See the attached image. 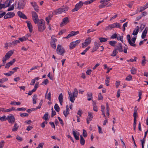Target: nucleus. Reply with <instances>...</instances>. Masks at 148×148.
<instances>
[{"mask_svg":"<svg viewBox=\"0 0 148 148\" xmlns=\"http://www.w3.org/2000/svg\"><path fill=\"white\" fill-rule=\"evenodd\" d=\"M127 39L128 41V42L130 45L132 46L135 47L136 46V45L135 44L136 39V37H134L132 38L131 40V37L129 34H128L127 36Z\"/></svg>","mask_w":148,"mask_h":148,"instance_id":"obj_1","label":"nucleus"},{"mask_svg":"<svg viewBox=\"0 0 148 148\" xmlns=\"http://www.w3.org/2000/svg\"><path fill=\"white\" fill-rule=\"evenodd\" d=\"M69 7L67 6H63L61 8L58 9L54 12L56 14H60L62 12H65L68 10Z\"/></svg>","mask_w":148,"mask_h":148,"instance_id":"obj_2","label":"nucleus"},{"mask_svg":"<svg viewBox=\"0 0 148 148\" xmlns=\"http://www.w3.org/2000/svg\"><path fill=\"white\" fill-rule=\"evenodd\" d=\"M38 26V31L43 32L45 28V24L44 21L42 19L40 20Z\"/></svg>","mask_w":148,"mask_h":148,"instance_id":"obj_3","label":"nucleus"},{"mask_svg":"<svg viewBox=\"0 0 148 148\" xmlns=\"http://www.w3.org/2000/svg\"><path fill=\"white\" fill-rule=\"evenodd\" d=\"M13 52L12 51L10 50L6 53L5 57L3 58L2 61L4 64L6 63V61L8 59L10 56L13 54Z\"/></svg>","mask_w":148,"mask_h":148,"instance_id":"obj_4","label":"nucleus"},{"mask_svg":"<svg viewBox=\"0 0 148 148\" xmlns=\"http://www.w3.org/2000/svg\"><path fill=\"white\" fill-rule=\"evenodd\" d=\"M27 0H19L17 8L19 10L23 9L25 6Z\"/></svg>","mask_w":148,"mask_h":148,"instance_id":"obj_5","label":"nucleus"},{"mask_svg":"<svg viewBox=\"0 0 148 148\" xmlns=\"http://www.w3.org/2000/svg\"><path fill=\"white\" fill-rule=\"evenodd\" d=\"M80 40H77L75 41H73L69 45V49H72L75 48L80 42Z\"/></svg>","mask_w":148,"mask_h":148,"instance_id":"obj_6","label":"nucleus"},{"mask_svg":"<svg viewBox=\"0 0 148 148\" xmlns=\"http://www.w3.org/2000/svg\"><path fill=\"white\" fill-rule=\"evenodd\" d=\"M56 51L57 53L60 55H63L65 53L64 48L62 47L61 45H58Z\"/></svg>","mask_w":148,"mask_h":148,"instance_id":"obj_7","label":"nucleus"},{"mask_svg":"<svg viewBox=\"0 0 148 148\" xmlns=\"http://www.w3.org/2000/svg\"><path fill=\"white\" fill-rule=\"evenodd\" d=\"M83 5V3L82 1H80L75 6V8L72 10V12H75L78 10Z\"/></svg>","mask_w":148,"mask_h":148,"instance_id":"obj_8","label":"nucleus"},{"mask_svg":"<svg viewBox=\"0 0 148 148\" xmlns=\"http://www.w3.org/2000/svg\"><path fill=\"white\" fill-rule=\"evenodd\" d=\"M91 39L90 37L87 38L85 40V42L82 43V47L85 48L86 46L89 45L91 42Z\"/></svg>","mask_w":148,"mask_h":148,"instance_id":"obj_9","label":"nucleus"},{"mask_svg":"<svg viewBox=\"0 0 148 148\" xmlns=\"http://www.w3.org/2000/svg\"><path fill=\"white\" fill-rule=\"evenodd\" d=\"M7 120L9 123L12 124L15 121V119L14 116L12 114H10L7 116Z\"/></svg>","mask_w":148,"mask_h":148,"instance_id":"obj_10","label":"nucleus"},{"mask_svg":"<svg viewBox=\"0 0 148 148\" xmlns=\"http://www.w3.org/2000/svg\"><path fill=\"white\" fill-rule=\"evenodd\" d=\"M116 51H118L119 52H122L123 51V47L121 44L120 43H119L116 46V47L114 48Z\"/></svg>","mask_w":148,"mask_h":148,"instance_id":"obj_11","label":"nucleus"},{"mask_svg":"<svg viewBox=\"0 0 148 148\" xmlns=\"http://www.w3.org/2000/svg\"><path fill=\"white\" fill-rule=\"evenodd\" d=\"M69 21V18L67 17H66L63 18L62 19V21L61 23L60 26L61 27H62L64 25H66L68 23Z\"/></svg>","mask_w":148,"mask_h":148,"instance_id":"obj_12","label":"nucleus"},{"mask_svg":"<svg viewBox=\"0 0 148 148\" xmlns=\"http://www.w3.org/2000/svg\"><path fill=\"white\" fill-rule=\"evenodd\" d=\"M79 33V32L78 31H76V32H74V31H71L70 34H68L67 36L64 37V38H69L71 37L75 36V35L78 34Z\"/></svg>","mask_w":148,"mask_h":148,"instance_id":"obj_13","label":"nucleus"},{"mask_svg":"<svg viewBox=\"0 0 148 148\" xmlns=\"http://www.w3.org/2000/svg\"><path fill=\"white\" fill-rule=\"evenodd\" d=\"M57 40L55 38H52L51 40L50 44L51 47L54 49L56 48V41Z\"/></svg>","mask_w":148,"mask_h":148,"instance_id":"obj_14","label":"nucleus"},{"mask_svg":"<svg viewBox=\"0 0 148 148\" xmlns=\"http://www.w3.org/2000/svg\"><path fill=\"white\" fill-rule=\"evenodd\" d=\"M78 91L76 88H75L74 89V92L73 93V95H72V98L73 100V103L75 100V97H77L78 94Z\"/></svg>","mask_w":148,"mask_h":148,"instance_id":"obj_15","label":"nucleus"},{"mask_svg":"<svg viewBox=\"0 0 148 148\" xmlns=\"http://www.w3.org/2000/svg\"><path fill=\"white\" fill-rule=\"evenodd\" d=\"M17 14L18 16L21 18L24 19H27V18L26 15H25V14H24L23 13L20 11L18 12Z\"/></svg>","mask_w":148,"mask_h":148,"instance_id":"obj_16","label":"nucleus"},{"mask_svg":"<svg viewBox=\"0 0 148 148\" xmlns=\"http://www.w3.org/2000/svg\"><path fill=\"white\" fill-rule=\"evenodd\" d=\"M63 114L65 117H66L68 114H69V109L68 105L66 106V110L63 111Z\"/></svg>","mask_w":148,"mask_h":148,"instance_id":"obj_17","label":"nucleus"},{"mask_svg":"<svg viewBox=\"0 0 148 148\" xmlns=\"http://www.w3.org/2000/svg\"><path fill=\"white\" fill-rule=\"evenodd\" d=\"M26 23L27 24V26L28 28L29 29V32L31 33L33 31V27L32 26L30 22L29 21H26Z\"/></svg>","mask_w":148,"mask_h":148,"instance_id":"obj_18","label":"nucleus"},{"mask_svg":"<svg viewBox=\"0 0 148 148\" xmlns=\"http://www.w3.org/2000/svg\"><path fill=\"white\" fill-rule=\"evenodd\" d=\"M31 4L32 6L34 7V10L37 12L38 11V7L36 3L35 2H31Z\"/></svg>","mask_w":148,"mask_h":148,"instance_id":"obj_19","label":"nucleus"},{"mask_svg":"<svg viewBox=\"0 0 148 148\" xmlns=\"http://www.w3.org/2000/svg\"><path fill=\"white\" fill-rule=\"evenodd\" d=\"M15 61V59H13L12 61H10L9 62L7 63L5 65V68H9V67L11 65H12L13 63Z\"/></svg>","mask_w":148,"mask_h":148,"instance_id":"obj_20","label":"nucleus"},{"mask_svg":"<svg viewBox=\"0 0 148 148\" xmlns=\"http://www.w3.org/2000/svg\"><path fill=\"white\" fill-rule=\"evenodd\" d=\"M73 134L75 139L77 140H79V133L78 132H76L75 130H73Z\"/></svg>","mask_w":148,"mask_h":148,"instance_id":"obj_21","label":"nucleus"},{"mask_svg":"<svg viewBox=\"0 0 148 148\" xmlns=\"http://www.w3.org/2000/svg\"><path fill=\"white\" fill-rule=\"evenodd\" d=\"M100 45V44L99 42H94V45L93 49V50H94V51H96L99 47Z\"/></svg>","mask_w":148,"mask_h":148,"instance_id":"obj_22","label":"nucleus"},{"mask_svg":"<svg viewBox=\"0 0 148 148\" xmlns=\"http://www.w3.org/2000/svg\"><path fill=\"white\" fill-rule=\"evenodd\" d=\"M112 4L111 3H104L101 4V5L99 6V8H101L105 7V6L109 7L112 5Z\"/></svg>","mask_w":148,"mask_h":148,"instance_id":"obj_23","label":"nucleus"},{"mask_svg":"<svg viewBox=\"0 0 148 148\" xmlns=\"http://www.w3.org/2000/svg\"><path fill=\"white\" fill-rule=\"evenodd\" d=\"M139 27L138 26H137L134 30L132 34L134 36L137 35L139 31Z\"/></svg>","mask_w":148,"mask_h":148,"instance_id":"obj_24","label":"nucleus"},{"mask_svg":"<svg viewBox=\"0 0 148 148\" xmlns=\"http://www.w3.org/2000/svg\"><path fill=\"white\" fill-rule=\"evenodd\" d=\"M147 30L148 29L147 27H146L142 34L141 35V37L142 38L144 39L145 38L147 33Z\"/></svg>","mask_w":148,"mask_h":148,"instance_id":"obj_25","label":"nucleus"},{"mask_svg":"<svg viewBox=\"0 0 148 148\" xmlns=\"http://www.w3.org/2000/svg\"><path fill=\"white\" fill-rule=\"evenodd\" d=\"M58 100L60 105L62 106V105L63 96L62 93H60L58 97Z\"/></svg>","mask_w":148,"mask_h":148,"instance_id":"obj_26","label":"nucleus"},{"mask_svg":"<svg viewBox=\"0 0 148 148\" xmlns=\"http://www.w3.org/2000/svg\"><path fill=\"white\" fill-rule=\"evenodd\" d=\"M88 115L87 116V119H88V120L90 121H91L93 118V114L92 112H88Z\"/></svg>","mask_w":148,"mask_h":148,"instance_id":"obj_27","label":"nucleus"},{"mask_svg":"<svg viewBox=\"0 0 148 148\" xmlns=\"http://www.w3.org/2000/svg\"><path fill=\"white\" fill-rule=\"evenodd\" d=\"M112 28L115 27L116 28H120L121 27V25L118 23H115L112 24Z\"/></svg>","mask_w":148,"mask_h":148,"instance_id":"obj_28","label":"nucleus"},{"mask_svg":"<svg viewBox=\"0 0 148 148\" xmlns=\"http://www.w3.org/2000/svg\"><path fill=\"white\" fill-rule=\"evenodd\" d=\"M18 127L19 126L18 125L17 123H15L12 129V131L13 132L16 131L17 130Z\"/></svg>","mask_w":148,"mask_h":148,"instance_id":"obj_29","label":"nucleus"},{"mask_svg":"<svg viewBox=\"0 0 148 148\" xmlns=\"http://www.w3.org/2000/svg\"><path fill=\"white\" fill-rule=\"evenodd\" d=\"M7 14L9 18H12L15 16L14 13L12 12H9Z\"/></svg>","mask_w":148,"mask_h":148,"instance_id":"obj_30","label":"nucleus"},{"mask_svg":"<svg viewBox=\"0 0 148 148\" xmlns=\"http://www.w3.org/2000/svg\"><path fill=\"white\" fill-rule=\"evenodd\" d=\"M87 96L89 97L88 100L89 101L92 100V94L91 92H88L87 94Z\"/></svg>","mask_w":148,"mask_h":148,"instance_id":"obj_31","label":"nucleus"},{"mask_svg":"<svg viewBox=\"0 0 148 148\" xmlns=\"http://www.w3.org/2000/svg\"><path fill=\"white\" fill-rule=\"evenodd\" d=\"M80 143L82 145H83L85 144V140L82 135L80 136Z\"/></svg>","mask_w":148,"mask_h":148,"instance_id":"obj_32","label":"nucleus"},{"mask_svg":"<svg viewBox=\"0 0 148 148\" xmlns=\"http://www.w3.org/2000/svg\"><path fill=\"white\" fill-rule=\"evenodd\" d=\"M37 97V95H34L33 97V102L34 104H35L36 103V100Z\"/></svg>","mask_w":148,"mask_h":148,"instance_id":"obj_33","label":"nucleus"},{"mask_svg":"<svg viewBox=\"0 0 148 148\" xmlns=\"http://www.w3.org/2000/svg\"><path fill=\"white\" fill-rule=\"evenodd\" d=\"M68 93L69 94V99L70 100L71 102L73 103V100L72 98V93L69 91H68Z\"/></svg>","mask_w":148,"mask_h":148,"instance_id":"obj_34","label":"nucleus"},{"mask_svg":"<svg viewBox=\"0 0 148 148\" xmlns=\"http://www.w3.org/2000/svg\"><path fill=\"white\" fill-rule=\"evenodd\" d=\"M101 42H105L108 40V38H105L100 37L99 38Z\"/></svg>","mask_w":148,"mask_h":148,"instance_id":"obj_35","label":"nucleus"},{"mask_svg":"<svg viewBox=\"0 0 148 148\" xmlns=\"http://www.w3.org/2000/svg\"><path fill=\"white\" fill-rule=\"evenodd\" d=\"M130 71L132 74L134 75L136 74L137 70L134 68L133 67L131 69Z\"/></svg>","mask_w":148,"mask_h":148,"instance_id":"obj_36","label":"nucleus"},{"mask_svg":"<svg viewBox=\"0 0 148 148\" xmlns=\"http://www.w3.org/2000/svg\"><path fill=\"white\" fill-rule=\"evenodd\" d=\"M117 43L116 41H111L109 42V44L111 46L113 47H115V44Z\"/></svg>","mask_w":148,"mask_h":148,"instance_id":"obj_37","label":"nucleus"},{"mask_svg":"<svg viewBox=\"0 0 148 148\" xmlns=\"http://www.w3.org/2000/svg\"><path fill=\"white\" fill-rule=\"evenodd\" d=\"M48 114L47 112L45 113L44 115V116L42 117V118L44 119L45 121L48 120Z\"/></svg>","mask_w":148,"mask_h":148,"instance_id":"obj_38","label":"nucleus"},{"mask_svg":"<svg viewBox=\"0 0 148 148\" xmlns=\"http://www.w3.org/2000/svg\"><path fill=\"white\" fill-rule=\"evenodd\" d=\"M54 108L56 111L57 112H59V111L60 110V108L57 104L56 103L55 104Z\"/></svg>","mask_w":148,"mask_h":148,"instance_id":"obj_39","label":"nucleus"},{"mask_svg":"<svg viewBox=\"0 0 148 148\" xmlns=\"http://www.w3.org/2000/svg\"><path fill=\"white\" fill-rule=\"evenodd\" d=\"M15 71H10L9 73H4L3 74L8 76H10L12 74H13L14 73Z\"/></svg>","mask_w":148,"mask_h":148,"instance_id":"obj_40","label":"nucleus"},{"mask_svg":"<svg viewBox=\"0 0 148 148\" xmlns=\"http://www.w3.org/2000/svg\"><path fill=\"white\" fill-rule=\"evenodd\" d=\"M118 53V52L117 51H116V49H114V50L112 52V54L111 55V56H115Z\"/></svg>","mask_w":148,"mask_h":148,"instance_id":"obj_41","label":"nucleus"},{"mask_svg":"<svg viewBox=\"0 0 148 148\" xmlns=\"http://www.w3.org/2000/svg\"><path fill=\"white\" fill-rule=\"evenodd\" d=\"M148 4V3H147L146 5H145L144 7H141L140 8V12H141L145 10L147 8H148V7H147L146 6Z\"/></svg>","mask_w":148,"mask_h":148,"instance_id":"obj_42","label":"nucleus"},{"mask_svg":"<svg viewBox=\"0 0 148 148\" xmlns=\"http://www.w3.org/2000/svg\"><path fill=\"white\" fill-rule=\"evenodd\" d=\"M32 14L33 18L38 17V16L36 12L34 11L32 12Z\"/></svg>","mask_w":148,"mask_h":148,"instance_id":"obj_43","label":"nucleus"},{"mask_svg":"<svg viewBox=\"0 0 148 148\" xmlns=\"http://www.w3.org/2000/svg\"><path fill=\"white\" fill-rule=\"evenodd\" d=\"M7 119V118L6 116L4 115L2 117H0V120L2 121H5Z\"/></svg>","mask_w":148,"mask_h":148,"instance_id":"obj_44","label":"nucleus"},{"mask_svg":"<svg viewBox=\"0 0 148 148\" xmlns=\"http://www.w3.org/2000/svg\"><path fill=\"white\" fill-rule=\"evenodd\" d=\"M21 103L20 102H17L16 101H12L10 103V104L11 105H21Z\"/></svg>","mask_w":148,"mask_h":148,"instance_id":"obj_45","label":"nucleus"},{"mask_svg":"<svg viewBox=\"0 0 148 148\" xmlns=\"http://www.w3.org/2000/svg\"><path fill=\"white\" fill-rule=\"evenodd\" d=\"M10 1H8V0L6 1L5 2V4H4L5 5V8L9 7L10 5Z\"/></svg>","mask_w":148,"mask_h":148,"instance_id":"obj_46","label":"nucleus"},{"mask_svg":"<svg viewBox=\"0 0 148 148\" xmlns=\"http://www.w3.org/2000/svg\"><path fill=\"white\" fill-rule=\"evenodd\" d=\"M110 78L109 77H107L105 80V83L107 86L109 85Z\"/></svg>","mask_w":148,"mask_h":148,"instance_id":"obj_47","label":"nucleus"},{"mask_svg":"<svg viewBox=\"0 0 148 148\" xmlns=\"http://www.w3.org/2000/svg\"><path fill=\"white\" fill-rule=\"evenodd\" d=\"M90 48V47L88 46L86 49L84 50L83 52L81 53V54L82 55H84L89 50Z\"/></svg>","mask_w":148,"mask_h":148,"instance_id":"obj_48","label":"nucleus"},{"mask_svg":"<svg viewBox=\"0 0 148 148\" xmlns=\"http://www.w3.org/2000/svg\"><path fill=\"white\" fill-rule=\"evenodd\" d=\"M93 110L96 112H97V107L96 105V104L93 102Z\"/></svg>","mask_w":148,"mask_h":148,"instance_id":"obj_49","label":"nucleus"},{"mask_svg":"<svg viewBox=\"0 0 148 148\" xmlns=\"http://www.w3.org/2000/svg\"><path fill=\"white\" fill-rule=\"evenodd\" d=\"M112 28H113L112 27V25L111 24V25H109L108 26L106 27L105 29L106 30H111Z\"/></svg>","mask_w":148,"mask_h":148,"instance_id":"obj_50","label":"nucleus"},{"mask_svg":"<svg viewBox=\"0 0 148 148\" xmlns=\"http://www.w3.org/2000/svg\"><path fill=\"white\" fill-rule=\"evenodd\" d=\"M132 78V76L130 75H129L125 78V80L128 81L131 80Z\"/></svg>","mask_w":148,"mask_h":148,"instance_id":"obj_51","label":"nucleus"},{"mask_svg":"<svg viewBox=\"0 0 148 148\" xmlns=\"http://www.w3.org/2000/svg\"><path fill=\"white\" fill-rule=\"evenodd\" d=\"M133 116L134 118V121L136 122V118L137 117V112H134L133 114Z\"/></svg>","mask_w":148,"mask_h":148,"instance_id":"obj_52","label":"nucleus"},{"mask_svg":"<svg viewBox=\"0 0 148 148\" xmlns=\"http://www.w3.org/2000/svg\"><path fill=\"white\" fill-rule=\"evenodd\" d=\"M37 109L36 108H32L31 109H28L27 110V111L29 113H31V112L32 111H33L34 110H36Z\"/></svg>","mask_w":148,"mask_h":148,"instance_id":"obj_53","label":"nucleus"},{"mask_svg":"<svg viewBox=\"0 0 148 148\" xmlns=\"http://www.w3.org/2000/svg\"><path fill=\"white\" fill-rule=\"evenodd\" d=\"M20 41L18 40H16L12 41V43H10V44H13L14 45H16L17 43H19Z\"/></svg>","mask_w":148,"mask_h":148,"instance_id":"obj_54","label":"nucleus"},{"mask_svg":"<svg viewBox=\"0 0 148 148\" xmlns=\"http://www.w3.org/2000/svg\"><path fill=\"white\" fill-rule=\"evenodd\" d=\"M20 116L22 117H24L25 116H27L28 114L27 113H20Z\"/></svg>","mask_w":148,"mask_h":148,"instance_id":"obj_55","label":"nucleus"},{"mask_svg":"<svg viewBox=\"0 0 148 148\" xmlns=\"http://www.w3.org/2000/svg\"><path fill=\"white\" fill-rule=\"evenodd\" d=\"M51 110H52V113H51V117H53L55 115H56V112L55 110H53V108H52Z\"/></svg>","mask_w":148,"mask_h":148,"instance_id":"obj_56","label":"nucleus"},{"mask_svg":"<svg viewBox=\"0 0 148 148\" xmlns=\"http://www.w3.org/2000/svg\"><path fill=\"white\" fill-rule=\"evenodd\" d=\"M42 103H43V100L42 99L40 101L39 103L38 106V107H37L36 108L37 109H40L41 108V107L42 105Z\"/></svg>","mask_w":148,"mask_h":148,"instance_id":"obj_57","label":"nucleus"},{"mask_svg":"<svg viewBox=\"0 0 148 148\" xmlns=\"http://www.w3.org/2000/svg\"><path fill=\"white\" fill-rule=\"evenodd\" d=\"M33 20L34 21V23L35 24H36V23H38V17H37V18H33Z\"/></svg>","mask_w":148,"mask_h":148,"instance_id":"obj_58","label":"nucleus"},{"mask_svg":"<svg viewBox=\"0 0 148 148\" xmlns=\"http://www.w3.org/2000/svg\"><path fill=\"white\" fill-rule=\"evenodd\" d=\"M83 135L84 137H86L87 136V132L85 130H83Z\"/></svg>","mask_w":148,"mask_h":148,"instance_id":"obj_59","label":"nucleus"},{"mask_svg":"<svg viewBox=\"0 0 148 148\" xmlns=\"http://www.w3.org/2000/svg\"><path fill=\"white\" fill-rule=\"evenodd\" d=\"M48 82H49L48 79H46L44 80L42 82V84L46 85L48 83Z\"/></svg>","mask_w":148,"mask_h":148,"instance_id":"obj_60","label":"nucleus"},{"mask_svg":"<svg viewBox=\"0 0 148 148\" xmlns=\"http://www.w3.org/2000/svg\"><path fill=\"white\" fill-rule=\"evenodd\" d=\"M16 138L19 141H21L23 140V138L18 135L16 136Z\"/></svg>","mask_w":148,"mask_h":148,"instance_id":"obj_61","label":"nucleus"},{"mask_svg":"<svg viewBox=\"0 0 148 148\" xmlns=\"http://www.w3.org/2000/svg\"><path fill=\"white\" fill-rule=\"evenodd\" d=\"M19 40L21 42H23L26 40V38L25 37V36H23L22 38H19Z\"/></svg>","mask_w":148,"mask_h":148,"instance_id":"obj_62","label":"nucleus"},{"mask_svg":"<svg viewBox=\"0 0 148 148\" xmlns=\"http://www.w3.org/2000/svg\"><path fill=\"white\" fill-rule=\"evenodd\" d=\"M92 3V2L91 0L90 1H85L84 3H83V4H85L86 5H88V4H90Z\"/></svg>","mask_w":148,"mask_h":148,"instance_id":"obj_63","label":"nucleus"},{"mask_svg":"<svg viewBox=\"0 0 148 148\" xmlns=\"http://www.w3.org/2000/svg\"><path fill=\"white\" fill-rule=\"evenodd\" d=\"M4 143L5 142L3 140H2L0 142V148H3L4 146Z\"/></svg>","mask_w":148,"mask_h":148,"instance_id":"obj_64","label":"nucleus"}]
</instances>
